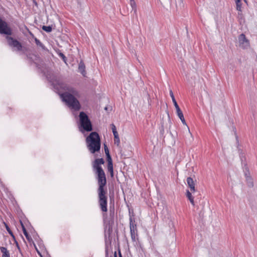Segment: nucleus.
<instances>
[{"mask_svg":"<svg viewBox=\"0 0 257 257\" xmlns=\"http://www.w3.org/2000/svg\"><path fill=\"white\" fill-rule=\"evenodd\" d=\"M52 84L54 88H60L65 91L60 95V96L69 108L74 111L80 109L81 105L77 99V98L80 97V94L77 89L57 79L53 81Z\"/></svg>","mask_w":257,"mask_h":257,"instance_id":"obj_1","label":"nucleus"},{"mask_svg":"<svg viewBox=\"0 0 257 257\" xmlns=\"http://www.w3.org/2000/svg\"><path fill=\"white\" fill-rule=\"evenodd\" d=\"M92 166L97 175L96 179L98 185L97 192L99 206L102 212H106L107 211V192L105 174L102 168L99 164L93 162Z\"/></svg>","mask_w":257,"mask_h":257,"instance_id":"obj_2","label":"nucleus"},{"mask_svg":"<svg viewBox=\"0 0 257 257\" xmlns=\"http://www.w3.org/2000/svg\"><path fill=\"white\" fill-rule=\"evenodd\" d=\"M9 33H1V34L6 35V40L8 45L13 50L17 52H21L24 54H26L28 50V48L23 46L22 44L16 38L12 37L13 34V30L9 26Z\"/></svg>","mask_w":257,"mask_h":257,"instance_id":"obj_3","label":"nucleus"},{"mask_svg":"<svg viewBox=\"0 0 257 257\" xmlns=\"http://www.w3.org/2000/svg\"><path fill=\"white\" fill-rule=\"evenodd\" d=\"M87 148L92 154L99 151L101 147V141L99 134L96 132H91L86 138Z\"/></svg>","mask_w":257,"mask_h":257,"instance_id":"obj_4","label":"nucleus"},{"mask_svg":"<svg viewBox=\"0 0 257 257\" xmlns=\"http://www.w3.org/2000/svg\"><path fill=\"white\" fill-rule=\"evenodd\" d=\"M79 116L80 128L86 132H91L93 128L88 116L84 111H81Z\"/></svg>","mask_w":257,"mask_h":257,"instance_id":"obj_5","label":"nucleus"},{"mask_svg":"<svg viewBox=\"0 0 257 257\" xmlns=\"http://www.w3.org/2000/svg\"><path fill=\"white\" fill-rule=\"evenodd\" d=\"M135 221L133 220L132 216L130 217V227L131 238L133 242H136L138 239V234H137V225L135 223Z\"/></svg>","mask_w":257,"mask_h":257,"instance_id":"obj_6","label":"nucleus"},{"mask_svg":"<svg viewBox=\"0 0 257 257\" xmlns=\"http://www.w3.org/2000/svg\"><path fill=\"white\" fill-rule=\"evenodd\" d=\"M239 47L242 49H247L249 47V42L244 34L239 35L238 37Z\"/></svg>","mask_w":257,"mask_h":257,"instance_id":"obj_7","label":"nucleus"},{"mask_svg":"<svg viewBox=\"0 0 257 257\" xmlns=\"http://www.w3.org/2000/svg\"><path fill=\"white\" fill-rule=\"evenodd\" d=\"M8 23L3 21L2 19L0 18V34L1 33H9V29H8Z\"/></svg>","mask_w":257,"mask_h":257,"instance_id":"obj_8","label":"nucleus"},{"mask_svg":"<svg viewBox=\"0 0 257 257\" xmlns=\"http://www.w3.org/2000/svg\"><path fill=\"white\" fill-rule=\"evenodd\" d=\"M246 184L248 187L252 188L253 187V181L252 178L249 176V172L248 169L246 168L244 172Z\"/></svg>","mask_w":257,"mask_h":257,"instance_id":"obj_9","label":"nucleus"},{"mask_svg":"<svg viewBox=\"0 0 257 257\" xmlns=\"http://www.w3.org/2000/svg\"><path fill=\"white\" fill-rule=\"evenodd\" d=\"M174 105L176 109V111H177V115L178 116V117L180 118V119H181L182 122L184 124H185L186 125V121L185 120V118L184 117V115H183V112H182L181 109L180 108L177 102H176L175 103H174Z\"/></svg>","mask_w":257,"mask_h":257,"instance_id":"obj_10","label":"nucleus"},{"mask_svg":"<svg viewBox=\"0 0 257 257\" xmlns=\"http://www.w3.org/2000/svg\"><path fill=\"white\" fill-rule=\"evenodd\" d=\"M186 181L188 186L190 189V191L192 193L195 192L196 191V188L193 179L191 177H189L187 178Z\"/></svg>","mask_w":257,"mask_h":257,"instance_id":"obj_11","label":"nucleus"},{"mask_svg":"<svg viewBox=\"0 0 257 257\" xmlns=\"http://www.w3.org/2000/svg\"><path fill=\"white\" fill-rule=\"evenodd\" d=\"M114 208H110L109 209V218L110 219L108 221L109 230L112 228V225L114 223Z\"/></svg>","mask_w":257,"mask_h":257,"instance_id":"obj_12","label":"nucleus"},{"mask_svg":"<svg viewBox=\"0 0 257 257\" xmlns=\"http://www.w3.org/2000/svg\"><path fill=\"white\" fill-rule=\"evenodd\" d=\"M79 71L81 73L83 76H85L86 72L85 71V65L83 60H80L78 65Z\"/></svg>","mask_w":257,"mask_h":257,"instance_id":"obj_13","label":"nucleus"},{"mask_svg":"<svg viewBox=\"0 0 257 257\" xmlns=\"http://www.w3.org/2000/svg\"><path fill=\"white\" fill-rule=\"evenodd\" d=\"M20 223H21V225L22 226V230H23V232L24 234V235H25L27 239L30 242L31 240H32V239L31 238V237L30 236V235L29 234L28 232H27L24 224L23 223L22 221L21 220H20Z\"/></svg>","mask_w":257,"mask_h":257,"instance_id":"obj_14","label":"nucleus"},{"mask_svg":"<svg viewBox=\"0 0 257 257\" xmlns=\"http://www.w3.org/2000/svg\"><path fill=\"white\" fill-rule=\"evenodd\" d=\"M0 250L3 253L2 257H10V253L5 247H0Z\"/></svg>","mask_w":257,"mask_h":257,"instance_id":"obj_15","label":"nucleus"},{"mask_svg":"<svg viewBox=\"0 0 257 257\" xmlns=\"http://www.w3.org/2000/svg\"><path fill=\"white\" fill-rule=\"evenodd\" d=\"M186 196L188 199L190 201L191 203L194 206V197L192 195L191 192L189 191L188 190L186 191Z\"/></svg>","mask_w":257,"mask_h":257,"instance_id":"obj_16","label":"nucleus"},{"mask_svg":"<svg viewBox=\"0 0 257 257\" xmlns=\"http://www.w3.org/2000/svg\"><path fill=\"white\" fill-rule=\"evenodd\" d=\"M34 40L36 43V44L38 46H39L40 47H41L42 48V49H43L44 50H47V49H46L45 46L41 42V41L39 39H38L37 38L35 37L34 38Z\"/></svg>","mask_w":257,"mask_h":257,"instance_id":"obj_17","label":"nucleus"},{"mask_svg":"<svg viewBox=\"0 0 257 257\" xmlns=\"http://www.w3.org/2000/svg\"><path fill=\"white\" fill-rule=\"evenodd\" d=\"M107 170H108V171L110 173L111 177H113V164H107Z\"/></svg>","mask_w":257,"mask_h":257,"instance_id":"obj_18","label":"nucleus"},{"mask_svg":"<svg viewBox=\"0 0 257 257\" xmlns=\"http://www.w3.org/2000/svg\"><path fill=\"white\" fill-rule=\"evenodd\" d=\"M114 138V144H116L117 146L119 145L120 140L118 136V133H115L113 134Z\"/></svg>","mask_w":257,"mask_h":257,"instance_id":"obj_19","label":"nucleus"},{"mask_svg":"<svg viewBox=\"0 0 257 257\" xmlns=\"http://www.w3.org/2000/svg\"><path fill=\"white\" fill-rule=\"evenodd\" d=\"M42 29L43 30H44V31H45L47 33H50L52 30V26H43L42 27Z\"/></svg>","mask_w":257,"mask_h":257,"instance_id":"obj_20","label":"nucleus"},{"mask_svg":"<svg viewBox=\"0 0 257 257\" xmlns=\"http://www.w3.org/2000/svg\"><path fill=\"white\" fill-rule=\"evenodd\" d=\"M236 6V10L238 11H241V0H235Z\"/></svg>","mask_w":257,"mask_h":257,"instance_id":"obj_21","label":"nucleus"},{"mask_svg":"<svg viewBox=\"0 0 257 257\" xmlns=\"http://www.w3.org/2000/svg\"><path fill=\"white\" fill-rule=\"evenodd\" d=\"M5 226H6V229L7 230V231L8 232V233L10 234V235L13 237V238L15 240V235H14L12 231L11 230L10 228L9 227V226L8 225V224H7L6 223H5Z\"/></svg>","mask_w":257,"mask_h":257,"instance_id":"obj_22","label":"nucleus"},{"mask_svg":"<svg viewBox=\"0 0 257 257\" xmlns=\"http://www.w3.org/2000/svg\"><path fill=\"white\" fill-rule=\"evenodd\" d=\"M176 7L181 8L183 6V0H175Z\"/></svg>","mask_w":257,"mask_h":257,"instance_id":"obj_23","label":"nucleus"},{"mask_svg":"<svg viewBox=\"0 0 257 257\" xmlns=\"http://www.w3.org/2000/svg\"><path fill=\"white\" fill-rule=\"evenodd\" d=\"M93 162L95 163V164H99V165H101L104 163V161L102 158L96 159Z\"/></svg>","mask_w":257,"mask_h":257,"instance_id":"obj_24","label":"nucleus"},{"mask_svg":"<svg viewBox=\"0 0 257 257\" xmlns=\"http://www.w3.org/2000/svg\"><path fill=\"white\" fill-rule=\"evenodd\" d=\"M130 5L133 9V10H134L135 12L136 11V4L135 1V0H130Z\"/></svg>","mask_w":257,"mask_h":257,"instance_id":"obj_25","label":"nucleus"},{"mask_svg":"<svg viewBox=\"0 0 257 257\" xmlns=\"http://www.w3.org/2000/svg\"><path fill=\"white\" fill-rule=\"evenodd\" d=\"M58 55L62 59L63 61L66 63L67 58L64 54L61 52L58 53Z\"/></svg>","mask_w":257,"mask_h":257,"instance_id":"obj_26","label":"nucleus"},{"mask_svg":"<svg viewBox=\"0 0 257 257\" xmlns=\"http://www.w3.org/2000/svg\"><path fill=\"white\" fill-rule=\"evenodd\" d=\"M169 92H170V95L172 99V101H173V103L177 102V101L175 98V96L174 95L173 92L171 89L170 90Z\"/></svg>","mask_w":257,"mask_h":257,"instance_id":"obj_27","label":"nucleus"},{"mask_svg":"<svg viewBox=\"0 0 257 257\" xmlns=\"http://www.w3.org/2000/svg\"><path fill=\"white\" fill-rule=\"evenodd\" d=\"M106 159H107V164H113L112 159L110 155V154H106Z\"/></svg>","mask_w":257,"mask_h":257,"instance_id":"obj_28","label":"nucleus"},{"mask_svg":"<svg viewBox=\"0 0 257 257\" xmlns=\"http://www.w3.org/2000/svg\"><path fill=\"white\" fill-rule=\"evenodd\" d=\"M111 129H112L113 134H115V133H118L116 131V128L115 125L112 123L111 124Z\"/></svg>","mask_w":257,"mask_h":257,"instance_id":"obj_29","label":"nucleus"},{"mask_svg":"<svg viewBox=\"0 0 257 257\" xmlns=\"http://www.w3.org/2000/svg\"><path fill=\"white\" fill-rule=\"evenodd\" d=\"M104 151H105V154H109V149L108 148V147H107V146L104 144Z\"/></svg>","mask_w":257,"mask_h":257,"instance_id":"obj_30","label":"nucleus"},{"mask_svg":"<svg viewBox=\"0 0 257 257\" xmlns=\"http://www.w3.org/2000/svg\"><path fill=\"white\" fill-rule=\"evenodd\" d=\"M105 257H109V256H108V247L107 246H106V247H105Z\"/></svg>","mask_w":257,"mask_h":257,"instance_id":"obj_31","label":"nucleus"},{"mask_svg":"<svg viewBox=\"0 0 257 257\" xmlns=\"http://www.w3.org/2000/svg\"><path fill=\"white\" fill-rule=\"evenodd\" d=\"M27 57L28 59L32 61H33L34 60L32 59V58L31 57L30 54H26Z\"/></svg>","mask_w":257,"mask_h":257,"instance_id":"obj_32","label":"nucleus"},{"mask_svg":"<svg viewBox=\"0 0 257 257\" xmlns=\"http://www.w3.org/2000/svg\"><path fill=\"white\" fill-rule=\"evenodd\" d=\"M15 240V243H16V246H17V247L18 249L19 250H20V246H19V243H18V241H17L16 239H15V240Z\"/></svg>","mask_w":257,"mask_h":257,"instance_id":"obj_33","label":"nucleus"},{"mask_svg":"<svg viewBox=\"0 0 257 257\" xmlns=\"http://www.w3.org/2000/svg\"><path fill=\"white\" fill-rule=\"evenodd\" d=\"M118 255L119 257H122L120 251L119 250H118Z\"/></svg>","mask_w":257,"mask_h":257,"instance_id":"obj_34","label":"nucleus"},{"mask_svg":"<svg viewBox=\"0 0 257 257\" xmlns=\"http://www.w3.org/2000/svg\"><path fill=\"white\" fill-rule=\"evenodd\" d=\"M114 257H117L116 252L115 251L114 253Z\"/></svg>","mask_w":257,"mask_h":257,"instance_id":"obj_35","label":"nucleus"},{"mask_svg":"<svg viewBox=\"0 0 257 257\" xmlns=\"http://www.w3.org/2000/svg\"><path fill=\"white\" fill-rule=\"evenodd\" d=\"M35 56L38 59L40 58V57L39 56H38L37 55H35Z\"/></svg>","mask_w":257,"mask_h":257,"instance_id":"obj_36","label":"nucleus"},{"mask_svg":"<svg viewBox=\"0 0 257 257\" xmlns=\"http://www.w3.org/2000/svg\"><path fill=\"white\" fill-rule=\"evenodd\" d=\"M105 110H107V107H105Z\"/></svg>","mask_w":257,"mask_h":257,"instance_id":"obj_37","label":"nucleus"},{"mask_svg":"<svg viewBox=\"0 0 257 257\" xmlns=\"http://www.w3.org/2000/svg\"><path fill=\"white\" fill-rule=\"evenodd\" d=\"M37 251H38V253H39V254H40V252H39L37 249Z\"/></svg>","mask_w":257,"mask_h":257,"instance_id":"obj_38","label":"nucleus"},{"mask_svg":"<svg viewBox=\"0 0 257 257\" xmlns=\"http://www.w3.org/2000/svg\"><path fill=\"white\" fill-rule=\"evenodd\" d=\"M245 2H246V0H243Z\"/></svg>","mask_w":257,"mask_h":257,"instance_id":"obj_39","label":"nucleus"},{"mask_svg":"<svg viewBox=\"0 0 257 257\" xmlns=\"http://www.w3.org/2000/svg\"><path fill=\"white\" fill-rule=\"evenodd\" d=\"M110 257H112V256H110Z\"/></svg>","mask_w":257,"mask_h":257,"instance_id":"obj_40","label":"nucleus"}]
</instances>
